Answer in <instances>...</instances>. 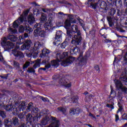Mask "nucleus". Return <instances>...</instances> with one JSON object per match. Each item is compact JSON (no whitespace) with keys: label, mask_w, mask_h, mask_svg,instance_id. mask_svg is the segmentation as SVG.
Segmentation results:
<instances>
[{"label":"nucleus","mask_w":127,"mask_h":127,"mask_svg":"<svg viewBox=\"0 0 127 127\" xmlns=\"http://www.w3.org/2000/svg\"><path fill=\"white\" fill-rule=\"evenodd\" d=\"M27 73H33V75H36V73H35V70L32 67L29 68L27 70Z\"/></svg>","instance_id":"nucleus-38"},{"label":"nucleus","mask_w":127,"mask_h":127,"mask_svg":"<svg viewBox=\"0 0 127 127\" xmlns=\"http://www.w3.org/2000/svg\"><path fill=\"white\" fill-rule=\"evenodd\" d=\"M40 20L42 23L46 21V20H47V16H46V15H45L44 13H43V14H42Z\"/></svg>","instance_id":"nucleus-37"},{"label":"nucleus","mask_w":127,"mask_h":127,"mask_svg":"<svg viewBox=\"0 0 127 127\" xmlns=\"http://www.w3.org/2000/svg\"><path fill=\"white\" fill-rule=\"evenodd\" d=\"M53 25L52 24V21H48V22H46L44 25V27L45 30H47L49 31L52 28Z\"/></svg>","instance_id":"nucleus-23"},{"label":"nucleus","mask_w":127,"mask_h":127,"mask_svg":"<svg viewBox=\"0 0 127 127\" xmlns=\"http://www.w3.org/2000/svg\"><path fill=\"white\" fill-rule=\"evenodd\" d=\"M117 15L118 16H121L122 15V12H121V10H120V9L117 10Z\"/></svg>","instance_id":"nucleus-53"},{"label":"nucleus","mask_w":127,"mask_h":127,"mask_svg":"<svg viewBox=\"0 0 127 127\" xmlns=\"http://www.w3.org/2000/svg\"><path fill=\"white\" fill-rule=\"evenodd\" d=\"M31 4H33V5H35V6H39V5L36 3V2H33L31 3Z\"/></svg>","instance_id":"nucleus-57"},{"label":"nucleus","mask_w":127,"mask_h":127,"mask_svg":"<svg viewBox=\"0 0 127 127\" xmlns=\"http://www.w3.org/2000/svg\"><path fill=\"white\" fill-rule=\"evenodd\" d=\"M41 99L43 102H47V101H48V98L43 97V96H41Z\"/></svg>","instance_id":"nucleus-49"},{"label":"nucleus","mask_w":127,"mask_h":127,"mask_svg":"<svg viewBox=\"0 0 127 127\" xmlns=\"http://www.w3.org/2000/svg\"><path fill=\"white\" fill-rule=\"evenodd\" d=\"M13 106L12 110L14 114H19V112L23 111L26 109V105L25 104V101H22L20 103V101L19 100V104L18 105H14Z\"/></svg>","instance_id":"nucleus-11"},{"label":"nucleus","mask_w":127,"mask_h":127,"mask_svg":"<svg viewBox=\"0 0 127 127\" xmlns=\"http://www.w3.org/2000/svg\"><path fill=\"white\" fill-rule=\"evenodd\" d=\"M13 65L15 70H19V69H21L20 67V64L18 62L14 61L13 62Z\"/></svg>","instance_id":"nucleus-27"},{"label":"nucleus","mask_w":127,"mask_h":127,"mask_svg":"<svg viewBox=\"0 0 127 127\" xmlns=\"http://www.w3.org/2000/svg\"><path fill=\"white\" fill-rule=\"evenodd\" d=\"M105 42L106 43H110V42H112V40H109V39H106L105 40H104Z\"/></svg>","instance_id":"nucleus-56"},{"label":"nucleus","mask_w":127,"mask_h":127,"mask_svg":"<svg viewBox=\"0 0 127 127\" xmlns=\"http://www.w3.org/2000/svg\"><path fill=\"white\" fill-rule=\"evenodd\" d=\"M3 124L5 127H18L20 125V122H19V120L17 117H13L12 119L6 118L4 120Z\"/></svg>","instance_id":"nucleus-8"},{"label":"nucleus","mask_w":127,"mask_h":127,"mask_svg":"<svg viewBox=\"0 0 127 127\" xmlns=\"http://www.w3.org/2000/svg\"><path fill=\"white\" fill-rule=\"evenodd\" d=\"M29 11H30V8H28L27 10L23 11L22 14H23L24 16L26 18V16L28 15V13H29Z\"/></svg>","instance_id":"nucleus-40"},{"label":"nucleus","mask_w":127,"mask_h":127,"mask_svg":"<svg viewBox=\"0 0 127 127\" xmlns=\"http://www.w3.org/2000/svg\"><path fill=\"white\" fill-rule=\"evenodd\" d=\"M10 40L12 42H16V44L21 45L24 43V39L22 36H19L18 37L14 35H9L7 38L3 37L1 40L0 44L3 47H5V51H10L11 49L14 48V44L10 41H7Z\"/></svg>","instance_id":"nucleus-3"},{"label":"nucleus","mask_w":127,"mask_h":127,"mask_svg":"<svg viewBox=\"0 0 127 127\" xmlns=\"http://www.w3.org/2000/svg\"><path fill=\"white\" fill-rule=\"evenodd\" d=\"M87 5H89V7L90 8H92V9H96L98 7H100V11L101 12H106L107 11V4H105V3L102 1H100V0H98V1L95 3L89 2V4H87Z\"/></svg>","instance_id":"nucleus-7"},{"label":"nucleus","mask_w":127,"mask_h":127,"mask_svg":"<svg viewBox=\"0 0 127 127\" xmlns=\"http://www.w3.org/2000/svg\"><path fill=\"white\" fill-rule=\"evenodd\" d=\"M35 22V18L34 17V16H33V14H29L28 16V23L29 24H30V25H32V24H33Z\"/></svg>","instance_id":"nucleus-25"},{"label":"nucleus","mask_w":127,"mask_h":127,"mask_svg":"<svg viewBox=\"0 0 127 127\" xmlns=\"http://www.w3.org/2000/svg\"><path fill=\"white\" fill-rule=\"evenodd\" d=\"M19 24H20L19 23V21L18 20H15L13 23V27L15 29H16V28H18V26H19Z\"/></svg>","instance_id":"nucleus-36"},{"label":"nucleus","mask_w":127,"mask_h":127,"mask_svg":"<svg viewBox=\"0 0 127 127\" xmlns=\"http://www.w3.org/2000/svg\"><path fill=\"white\" fill-rule=\"evenodd\" d=\"M29 65H30V62H26L25 63V64L23 65V70H24L25 69H26V68H28V66H29Z\"/></svg>","instance_id":"nucleus-42"},{"label":"nucleus","mask_w":127,"mask_h":127,"mask_svg":"<svg viewBox=\"0 0 127 127\" xmlns=\"http://www.w3.org/2000/svg\"><path fill=\"white\" fill-rule=\"evenodd\" d=\"M12 53L14 56L17 59H21V58H24V55H23V53L22 52L17 50L16 49H14V50H12Z\"/></svg>","instance_id":"nucleus-15"},{"label":"nucleus","mask_w":127,"mask_h":127,"mask_svg":"<svg viewBox=\"0 0 127 127\" xmlns=\"http://www.w3.org/2000/svg\"><path fill=\"white\" fill-rule=\"evenodd\" d=\"M1 58L2 60H3V56H2V53H1V52H0V61H1Z\"/></svg>","instance_id":"nucleus-58"},{"label":"nucleus","mask_w":127,"mask_h":127,"mask_svg":"<svg viewBox=\"0 0 127 127\" xmlns=\"http://www.w3.org/2000/svg\"><path fill=\"white\" fill-rule=\"evenodd\" d=\"M94 69H95L96 71H98V72H101L100 66H99L98 64H96L94 66Z\"/></svg>","instance_id":"nucleus-47"},{"label":"nucleus","mask_w":127,"mask_h":127,"mask_svg":"<svg viewBox=\"0 0 127 127\" xmlns=\"http://www.w3.org/2000/svg\"><path fill=\"white\" fill-rule=\"evenodd\" d=\"M7 74H5V76L0 75V78L1 79H7Z\"/></svg>","instance_id":"nucleus-54"},{"label":"nucleus","mask_w":127,"mask_h":127,"mask_svg":"<svg viewBox=\"0 0 127 127\" xmlns=\"http://www.w3.org/2000/svg\"><path fill=\"white\" fill-rule=\"evenodd\" d=\"M93 0H87V1L85 2V4H90V2H92Z\"/></svg>","instance_id":"nucleus-59"},{"label":"nucleus","mask_w":127,"mask_h":127,"mask_svg":"<svg viewBox=\"0 0 127 127\" xmlns=\"http://www.w3.org/2000/svg\"><path fill=\"white\" fill-rule=\"evenodd\" d=\"M33 31V29L31 28H29V27L26 26L25 28V32L28 34H30Z\"/></svg>","instance_id":"nucleus-35"},{"label":"nucleus","mask_w":127,"mask_h":127,"mask_svg":"<svg viewBox=\"0 0 127 127\" xmlns=\"http://www.w3.org/2000/svg\"><path fill=\"white\" fill-rule=\"evenodd\" d=\"M50 53V51L49 50H43L42 52V54L41 55V57L43 58L44 60L43 61V63H45V64H46V63H48V62L49 61L50 59L49 57L48 56V54Z\"/></svg>","instance_id":"nucleus-14"},{"label":"nucleus","mask_w":127,"mask_h":127,"mask_svg":"<svg viewBox=\"0 0 127 127\" xmlns=\"http://www.w3.org/2000/svg\"><path fill=\"white\" fill-rule=\"evenodd\" d=\"M0 117H1L2 119H4V118L6 117L5 112L4 111L0 110Z\"/></svg>","instance_id":"nucleus-43"},{"label":"nucleus","mask_w":127,"mask_h":127,"mask_svg":"<svg viewBox=\"0 0 127 127\" xmlns=\"http://www.w3.org/2000/svg\"><path fill=\"white\" fill-rule=\"evenodd\" d=\"M107 20H108L109 25L110 27H112L113 25H114V23H113V20L110 18H108Z\"/></svg>","instance_id":"nucleus-44"},{"label":"nucleus","mask_w":127,"mask_h":127,"mask_svg":"<svg viewBox=\"0 0 127 127\" xmlns=\"http://www.w3.org/2000/svg\"><path fill=\"white\" fill-rule=\"evenodd\" d=\"M124 5L127 7V0H125L124 1ZM125 14L127 15V8L125 10Z\"/></svg>","instance_id":"nucleus-48"},{"label":"nucleus","mask_w":127,"mask_h":127,"mask_svg":"<svg viewBox=\"0 0 127 127\" xmlns=\"http://www.w3.org/2000/svg\"><path fill=\"white\" fill-rule=\"evenodd\" d=\"M59 14L62 15H68L69 19H66L64 22V28L68 29V27H71V23H76V19L74 18V16L72 15H69L68 14H64L62 12H59Z\"/></svg>","instance_id":"nucleus-10"},{"label":"nucleus","mask_w":127,"mask_h":127,"mask_svg":"<svg viewBox=\"0 0 127 127\" xmlns=\"http://www.w3.org/2000/svg\"><path fill=\"white\" fill-rule=\"evenodd\" d=\"M77 20L78 21L80 26L82 27L83 30H84V31H86V28L85 27V22H84V21L82 20L80 18H79V17H78Z\"/></svg>","instance_id":"nucleus-26"},{"label":"nucleus","mask_w":127,"mask_h":127,"mask_svg":"<svg viewBox=\"0 0 127 127\" xmlns=\"http://www.w3.org/2000/svg\"><path fill=\"white\" fill-rule=\"evenodd\" d=\"M25 27H26V26H20L19 28V32H20V33H23V32H25Z\"/></svg>","instance_id":"nucleus-39"},{"label":"nucleus","mask_w":127,"mask_h":127,"mask_svg":"<svg viewBox=\"0 0 127 127\" xmlns=\"http://www.w3.org/2000/svg\"><path fill=\"white\" fill-rule=\"evenodd\" d=\"M26 105V110H27V112H29L31 111V112L33 110V106H32V103H30L28 106H26V102H25Z\"/></svg>","instance_id":"nucleus-31"},{"label":"nucleus","mask_w":127,"mask_h":127,"mask_svg":"<svg viewBox=\"0 0 127 127\" xmlns=\"http://www.w3.org/2000/svg\"><path fill=\"white\" fill-rule=\"evenodd\" d=\"M34 28H36L34 31L36 36H40L41 37H45V31L42 30L41 25L40 24L36 23L34 25Z\"/></svg>","instance_id":"nucleus-12"},{"label":"nucleus","mask_w":127,"mask_h":127,"mask_svg":"<svg viewBox=\"0 0 127 127\" xmlns=\"http://www.w3.org/2000/svg\"><path fill=\"white\" fill-rule=\"evenodd\" d=\"M59 83L61 86H64L66 88H70L72 86L71 82L68 83V79L64 78H61L59 81Z\"/></svg>","instance_id":"nucleus-18"},{"label":"nucleus","mask_w":127,"mask_h":127,"mask_svg":"<svg viewBox=\"0 0 127 127\" xmlns=\"http://www.w3.org/2000/svg\"><path fill=\"white\" fill-rule=\"evenodd\" d=\"M18 127H25V124L23 123L19 126Z\"/></svg>","instance_id":"nucleus-61"},{"label":"nucleus","mask_w":127,"mask_h":127,"mask_svg":"<svg viewBox=\"0 0 127 127\" xmlns=\"http://www.w3.org/2000/svg\"><path fill=\"white\" fill-rule=\"evenodd\" d=\"M111 92L110 96H109V98L110 99L108 101V103H110L111 104H115L114 102H115V98H116V91L114 90V88L112 87V85H111Z\"/></svg>","instance_id":"nucleus-17"},{"label":"nucleus","mask_w":127,"mask_h":127,"mask_svg":"<svg viewBox=\"0 0 127 127\" xmlns=\"http://www.w3.org/2000/svg\"><path fill=\"white\" fill-rule=\"evenodd\" d=\"M74 60L75 58L73 57H69L65 60L62 62V65H63V66H64V67H66V66H68V65H70V64L73 63Z\"/></svg>","instance_id":"nucleus-16"},{"label":"nucleus","mask_w":127,"mask_h":127,"mask_svg":"<svg viewBox=\"0 0 127 127\" xmlns=\"http://www.w3.org/2000/svg\"><path fill=\"white\" fill-rule=\"evenodd\" d=\"M51 121L53 127H60V121L57 120L56 117L53 116L51 117Z\"/></svg>","instance_id":"nucleus-20"},{"label":"nucleus","mask_w":127,"mask_h":127,"mask_svg":"<svg viewBox=\"0 0 127 127\" xmlns=\"http://www.w3.org/2000/svg\"><path fill=\"white\" fill-rule=\"evenodd\" d=\"M116 12H117V9L112 8L110 10L108 14L111 16H113V15H115Z\"/></svg>","instance_id":"nucleus-32"},{"label":"nucleus","mask_w":127,"mask_h":127,"mask_svg":"<svg viewBox=\"0 0 127 127\" xmlns=\"http://www.w3.org/2000/svg\"><path fill=\"white\" fill-rule=\"evenodd\" d=\"M38 72H39V73H42V69H40V67L38 69Z\"/></svg>","instance_id":"nucleus-63"},{"label":"nucleus","mask_w":127,"mask_h":127,"mask_svg":"<svg viewBox=\"0 0 127 127\" xmlns=\"http://www.w3.org/2000/svg\"><path fill=\"white\" fill-rule=\"evenodd\" d=\"M26 19V18L25 17H24V16L23 15V14H22L18 18L17 20L18 21H19V23H23V22H24V20H25Z\"/></svg>","instance_id":"nucleus-29"},{"label":"nucleus","mask_w":127,"mask_h":127,"mask_svg":"<svg viewBox=\"0 0 127 127\" xmlns=\"http://www.w3.org/2000/svg\"><path fill=\"white\" fill-rule=\"evenodd\" d=\"M40 64H41V60L39 59L37 60L36 62L35 63L34 65H33L34 69L39 68V67H40Z\"/></svg>","instance_id":"nucleus-30"},{"label":"nucleus","mask_w":127,"mask_h":127,"mask_svg":"<svg viewBox=\"0 0 127 127\" xmlns=\"http://www.w3.org/2000/svg\"><path fill=\"white\" fill-rule=\"evenodd\" d=\"M9 94H10V91H5V92L3 94V95L6 96V97H8V95H9Z\"/></svg>","instance_id":"nucleus-51"},{"label":"nucleus","mask_w":127,"mask_h":127,"mask_svg":"<svg viewBox=\"0 0 127 127\" xmlns=\"http://www.w3.org/2000/svg\"><path fill=\"white\" fill-rule=\"evenodd\" d=\"M114 105H115V104H111V105L107 104L106 107L107 108H110V109H111V110H114V109H115Z\"/></svg>","instance_id":"nucleus-46"},{"label":"nucleus","mask_w":127,"mask_h":127,"mask_svg":"<svg viewBox=\"0 0 127 127\" xmlns=\"http://www.w3.org/2000/svg\"><path fill=\"white\" fill-rule=\"evenodd\" d=\"M68 57H69V53L68 52H63L62 54L57 53L56 56V58L57 59V60H54L51 61V65L54 68H57V67H59L60 65L59 62H60V60L65 59V58H68Z\"/></svg>","instance_id":"nucleus-6"},{"label":"nucleus","mask_w":127,"mask_h":127,"mask_svg":"<svg viewBox=\"0 0 127 127\" xmlns=\"http://www.w3.org/2000/svg\"><path fill=\"white\" fill-rule=\"evenodd\" d=\"M111 5L112 6H116V7H120L122 6V0H112L110 3Z\"/></svg>","instance_id":"nucleus-22"},{"label":"nucleus","mask_w":127,"mask_h":127,"mask_svg":"<svg viewBox=\"0 0 127 127\" xmlns=\"http://www.w3.org/2000/svg\"><path fill=\"white\" fill-rule=\"evenodd\" d=\"M40 126H41L40 124H35V127H39Z\"/></svg>","instance_id":"nucleus-64"},{"label":"nucleus","mask_w":127,"mask_h":127,"mask_svg":"<svg viewBox=\"0 0 127 127\" xmlns=\"http://www.w3.org/2000/svg\"><path fill=\"white\" fill-rule=\"evenodd\" d=\"M70 53L71 55H77V54H79V57L77 58L78 66H84V65L87 64L88 57L87 55L83 57V51H81V49L77 47V45H75V47L70 49Z\"/></svg>","instance_id":"nucleus-4"},{"label":"nucleus","mask_w":127,"mask_h":127,"mask_svg":"<svg viewBox=\"0 0 127 127\" xmlns=\"http://www.w3.org/2000/svg\"><path fill=\"white\" fill-rule=\"evenodd\" d=\"M39 109L38 108H34L32 110L31 113L32 115H34L35 116H32L30 114H28L26 115V120L27 123H29L30 125L32 126L33 124L37 123L41 118V114L40 112H38Z\"/></svg>","instance_id":"nucleus-5"},{"label":"nucleus","mask_w":127,"mask_h":127,"mask_svg":"<svg viewBox=\"0 0 127 127\" xmlns=\"http://www.w3.org/2000/svg\"><path fill=\"white\" fill-rule=\"evenodd\" d=\"M50 120H51V118H50L49 117L46 116L45 118H43L41 124L42 126H46V125H48L49 123H50Z\"/></svg>","instance_id":"nucleus-24"},{"label":"nucleus","mask_w":127,"mask_h":127,"mask_svg":"<svg viewBox=\"0 0 127 127\" xmlns=\"http://www.w3.org/2000/svg\"><path fill=\"white\" fill-rule=\"evenodd\" d=\"M62 37V31H59L57 32L55 38V42H54V44H60L61 41V38Z\"/></svg>","instance_id":"nucleus-19"},{"label":"nucleus","mask_w":127,"mask_h":127,"mask_svg":"<svg viewBox=\"0 0 127 127\" xmlns=\"http://www.w3.org/2000/svg\"><path fill=\"white\" fill-rule=\"evenodd\" d=\"M20 36H23V38L24 40H25L23 43L24 44L21 47V50L22 51L24 50H27L28 51V52L26 53L27 57L36 58V57L38 55V53H39V52H38V50L39 49V44H38L37 45L38 46H36V44H35L34 47H32L30 49L32 42H31V40H25V38L28 37V34L26 33L24 34V36L23 35H20Z\"/></svg>","instance_id":"nucleus-2"},{"label":"nucleus","mask_w":127,"mask_h":127,"mask_svg":"<svg viewBox=\"0 0 127 127\" xmlns=\"http://www.w3.org/2000/svg\"><path fill=\"white\" fill-rule=\"evenodd\" d=\"M78 100L79 97L78 96H73L71 98H69V101H71V103L73 104L78 103Z\"/></svg>","instance_id":"nucleus-28"},{"label":"nucleus","mask_w":127,"mask_h":127,"mask_svg":"<svg viewBox=\"0 0 127 127\" xmlns=\"http://www.w3.org/2000/svg\"><path fill=\"white\" fill-rule=\"evenodd\" d=\"M115 85L117 90L124 93V94H127V88L126 86H124V85H123V83L121 80H117Z\"/></svg>","instance_id":"nucleus-13"},{"label":"nucleus","mask_w":127,"mask_h":127,"mask_svg":"<svg viewBox=\"0 0 127 127\" xmlns=\"http://www.w3.org/2000/svg\"><path fill=\"white\" fill-rule=\"evenodd\" d=\"M116 36H117V37H120V38H124V37H125V38H126V36H121V35H118V34H116Z\"/></svg>","instance_id":"nucleus-60"},{"label":"nucleus","mask_w":127,"mask_h":127,"mask_svg":"<svg viewBox=\"0 0 127 127\" xmlns=\"http://www.w3.org/2000/svg\"><path fill=\"white\" fill-rule=\"evenodd\" d=\"M122 64L124 66H126L127 65V53H126L123 56V61L122 62Z\"/></svg>","instance_id":"nucleus-33"},{"label":"nucleus","mask_w":127,"mask_h":127,"mask_svg":"<svg viewBox=\"0 0 127 127\" xmlns=\"http://www.w3.org/2000/svg\"><path fill=\"white\" fill-rule=\"evenodd\" d=\"M80 113H81V110L79 108H70L69 110V114L71 116H74V115L76 116H79V115H80Z\"/></svg>","instance_id":"nucleus-21"},{"label":"nucleus","mask_w":127,"mask_h":127,"mask_svg":"<svg viewBox=\"0 0 127 127\" xmlns=\"http://www.w3.org/2000/svg\"><path fill=\"white\" fill-rule=\"evenodd\" d=\"M118 121H120V117L119 116V115H116L115 116V122H116V123H118Z\"/></svg>","instance_id":"nucleus-50"},{"label":"nucleus","mask_w":127,"mask_h":127,"mask_svg":"<svg viewBox=\"0 0 127 127\" xmlns=\"http://www.w3.org/2000/svg\"><path fill=\"white\" fill-rule=\"evenodd\" d=\"M58 111H60V112H62V113H63V114H64L66 113V109H65L64 108H63L62 107H60L58 108Z\"/></svg>","instance_id":"nucleus-41"},{"label":"nucleus","mask_w":127,"mask_h":127,"mask_svg":"<svg viewBox=\"0 0 127 127\" xmlns=\"http://www.w3.org/2000/svg\"><path fill=\"white\" fill-rule=\"evenodd\" d=\"M18 104H19V100L17 97H12L9 99L8 104L5 106L4 109L7 112H12L13 106H18Z\"/></svg>","instance_id":"nucleus-9"},{"label":"nucleus","mask_w":127,"mask_h":127,"mask_svg":"<svg viewBox=\"0 0 127 127\" xmlns=\"http://www.w3.org/2000/svg\"><path fill=\"white\" fill-rule=\"evenodd\" d=\"M121 119H122V120H123V121H127V113L124 114L122 116Z\"/></svg>","instance_id":"nucleus-45"},{"label":"nucleus","mask_w":127,"mask_h":127,"mask_svg":"<svg viewBox=\"0 0 127 127\" xmlns=\"http://www.w3.org/2000/svg\"><path fill=\"white\" fill-rule=\"evenodd\" d=\"M113 0H106V1L108 2V3H109V4H110V3L112 2Z\"/></svg>","instance_id":"nucleus-62"},{"label":"nucleus","mask_w":127,"mask_h":127,"mask_svg":"<svg viewBox=\"0 0 127 127\" xmlns=\"http://www.w3.org/2000/svg\"><path fill=\"white\" fill-rule=\"evenodd\" d=\"M51 67V64H48L45 65V68H46V69H49V68H50Z\"/></svg>","instance_id":"nucleus-55"},{"label":"nucleus","mask_w":127,"mask_h":127,"mask_svg":"<svg viewBox=\"0 0 127 127\" xmlns=\"http://www.w3.org/2000/svg\"><path fill=\"white\" fill-rule=\"evenodd\" d=\"M118 60V58L115 57L114 59V61L113 62V65H115V63H118V62H119Z\"/></svg>","instance_id":"nucleus-52"},{"label":"nucleus","mask_w":127,"mask_h":127,"mask_svg":"<svg viewBox=\"0 0 127 127\" xmlns=\"http://www.w3.org/2000/svg\"><path fill=\"white\" fill-rule=\"evenodd\" d=\"M71 27H68L66 29V36L65 40L70 42L71 39V44L73 45H80L82 42V33L81 31L78 29L77 25H72L71 30H70Z\"/></svg>","instance_id":"nucleus-1"},{"label":"nucleus","mask_w":127,"mask_h":127,"mask_svg":"<svg viewBox=\"0 0 127 127\" xmlns=\"http://www.w3.org/2000/svg\"><path fill=\"white\" fill-rule=\"evenodd\" d=\"M68 40H65V41L61 45V47L63 49H65L66 48V46H67L68 44Z\"/></svg>","instance_id":"nucleus-34"}]
</instances>
